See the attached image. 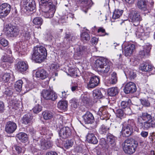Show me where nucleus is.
Masks as SVG:
<instances>
[{
	"label": "nucleus",
	"mask_w": 155,
	"mask_h": 155,
	"mask_svg": "<svg viewBox=\"0 0 155 155\" xmlns=\"http://www.w3.org/2000/svg\"><path fill=\"white\" fill-rule=\"evenodd\" d=\"M123 149L124 152L131 155L136 151L138 144L137 142L132 139L128 138L125 140L122 144Z\"/></svg>",
	"instance_id": "nucleus-1"
},
{
	"label": "nucleus",
	"mask_w": 155,
	"mask_h": 155,
	"mask_svg": "<svg viewBox=\"0 0 155 155\" xmlns=\"http://www.w3.org/2000/svg\"><path fill=\"white\" fill-rule=\"evenodd\" d=\"M45 9L43 15L46 18H51L53 16L55 11V6L50 0H41Z\"/></svg>",
	"instance_id": "nucleus-2"
},
{
	"label": "nucleus",
	"mask_w": 155,
	"mask_h": 155,
	"mask_svg": "<svg viewBox=\"0 0 155 155\" xmlns=\"http://www.w3.org/2000/svg\"><path fill=\"white\" fill-rule=\"evenodd\" d=\"M5 35L8 37H14L17 36L19 33L18 28L11 24L6 25L3 29Z\"/></svg>",
	"instance_id": "nucleus-3"
},
{
	"label": "nucleus",
	"mask_w": 155,
	"mask_h": 155,
	"mask_svg": "<svg viewBox=\"0 0 155 155\" xmlns=\"http://www.w3.org/2000/svg\"><path fill=\"white\" fill-rule=\"evenodd\" d=\"M47 52L46 49L44 47H35L34 48L32 57L36 58H46Z\"/></svg>",
	"instance_id": "nucleus-4"
},
{
	"label": "nucleus",
	"mask_w": 155,
	"mask_h": 155,
	"mask_svg": "<svg viewBox=\"0 0 155 155\" xmlns=\"http://www.w3.org/2000/svg\"><path fill=\"white\" fill-rule=\"evenodd\" d=\"M22 9L28 12L34 11L35 8V4L33 0H23L21 3Z\"/></svg>",
	"instance_id": "nucleus-5"
},
{
	"label": "nucleus",
	"mask_w": 155,
	"mask_h": 155,
	"mask_svg": "<svg viewBox=\"0 0 155 155\" xmlns=\"http://www.w3.org/2000/svg\"><path fill=\"white\" fill-rule=\"evenodd\" d=\"M11 9V6L7 3L2 4L0 6V18L5 17L9 13Z\"/></svg>",
	"instance_id": "nucleus-6"
},
{
	"label": "nucleus",
	"mask_w": 155,
	"mask_h": 155,
	"mask_svg": "<svg viewBox=\"0 0 155 155\" xmlns=\"http://www.w3.org/2000/svg\"><path fill=\"white\" fill-rule=\"evenodd\" d=\"M41 95L44 99L46 100H51L53 101H55L58 97L57 94L55 93L47 90H43Z\"/></svg>",
	"instance_id": "nucleus-7"
},
{
	"label": "nucleus",
	"mask_w": 155,
	"mask_h": 155,
	"mask_svg": "<svg viewBox=\"0 0 155 155\" xmlns=\"http://www.w3.org/2000/svg\"><path fill=\"white\" fill-rule=\"evenodd\" d=\"M143 119V121L147 122L150 124V128H154L155 127V121L153 120L152 116L147 112L142 113L141 115Z\"/></svg>",
	"instance_id": "nucleus-8"
},
{
	"label": "nucleus",
	"mask_w": 155,
	"mask_h": 155,
	"mask_svg": "<svg viewBox=\"0 0 155 155\" xmlns=\"http://www.w3.org/2000/svg\"><path fill=\"white\" fill-rule=\"evenodd\" d=\"M151 48V45L149 43H147L145 45L141 47L139 53L140 57H146L149 55Z\"/></svg>",
	"instance_id": "nucleus-9"
},
{
	"label": "nucleus",
	"mask_w": 155,
	"mask_h": 155,
	"mask_svg": "<svg viewBox=\"0 0 155 155\" xmlns=\"http://www.w3.org/2000/svg\"><path fill=\"white\" fill-rule=\"evenodd\" d=\"M16 69L19 72L23 73L28 69V66L25 61H19L15 65Z\"/></svg>",
	"instance_id": "nucleus-10"
},
{
	"label": "nucleus",
	"mask_w": 155,
	"mask_h": 155,
	"mask_svg": "<svg viewBox=\"0 0 155 155\" xmlns=\"http://www.w3.org/2000/svg\"><path fill=\"white\" fill-rule=\"evenodd\" d=\"M130 17L132 21L134 23V25L135 26L138 25L142 20L140 13L136 11H134L132 12Z\"/></svg>",
	"instance_id": "nucleus-11"
},
{
	"label": "nucleus",
	"mask_w": 155,
	"mask_h": 155,
	"mask_svg": "<svg viewBox=\"0 0 155 155\" xmlns=\"http://www.w3.org/2000/svg\"><path fill=\"white\" fill-rule=\"evenodd\" d=\"M96 131V130L94 129L88 134L87 136V140L89 143L93 144H96L97 143L98 140L94 134Z\"/></svg>",
	"instance_id": "nucleus-12"
},
{
	"label": "nucleus",
	"mask_w": 155,
	"mask_h": 155,
	"mask_svg": "<svg viewBox=\"0 0 155 155\" xmlns=\"http://www.w3.org/2000/svg\"><path fill=\"white\" fill-rule=\"evenodd\" d=\"M136 87L135 84L130 82L127 83L124 89V92L126 94L133 93L136 91Z\"/></svg>",
	"instance_id": "nucleus-13"
},
{
	"label": "nucleus",
	"mask_w": 155,
	"mask_h": 155,
	"mask_svg": "<svg viewBox=\"0 0 155 155\" xmlns=\"http://www.w3.org/2000/svg\"><path fill=\"white\" fill-rule=\"evenodd\" d=\"M17 128L16 124L12 121L7 122L5 126V130L8 134L13 133Z\"/></svg>",
	"instance_id": "nucleus-14"
},
{
	"label": "nucleus",
	"mask_w": 155,
	"mask_h": 155,
	"mask_svg": "<svg viewBox=\"0 0 155 155\" xmlns=\"http://www.w3.org/2000/svg\"><path fill=\"white\" fill-rule=\"evenodd\" d=\"M79 1L81 4L82 11L86 13L92 5L91 0H79Z\"/></svg>",
	"instance_id": "nucleus-15"
},
{
	"label": "nucleus",
	"mask_w": 155,
	"mask_h": 155,
	"mask_svg": "<svg viewBox=\"0 0 155 155\" xmlns=\"http://www.w3.org/2000/svg\"><path fill=\"white\" fill-rule=\"evenodd\" d=\"M71 134V130L68 127H64L61 129L59 133L60 136L64 139L69 137Z\"/></svg>",
	"instance_id": "nucleus-16"
},
{
	"label": "nucleus",
	"mask_w": 155,
	"mask_h": 155,
	"mask_svg": "<svg viewBox=\"0 0 155 155\" xmlns=\"http://www.w3.org/2000/svg\"><path fill=\"white\" fill-rule=\"evenodd\" d=\"M100 82L99 78L97 76H93L91 78L89 84H87L89 88H94L97 86Z\"/></svg>",
	"instance_id": "nucleus-17"
},
{
	"label": "nucleus",
	"mask_w": 155,
	"mask_h": 155,
	"mask_svg": "<svg viewBox=\"0 0 155 155\" xmlns=\"http://www.w3.org/2000/svg\"><path fill=\"white\" fill-rule=\"evenodd\" d=\"M135 49V46L133 44H129L126 46L124 48V53L126 56H130L132 54Z\"/></svg>",
	"instance_id": "nucleus-18"
},
{
	"label": "nucleus",
	"mask_w": 155,
	"mask_h": 155,
	"mask_svg": "<svg viewBox=\"0 0 155 155\" xmlns=\"http://www.w3.org/2000/svg\"><path fill=\"white\" fill-rule=\"evenodd\" d=\"M140 69L144 71H155V68L151 64L148 63H144L141 64Z\"/></svg>",
	"instance_id": "nucleus-19"
},
{
	"label": "nucleus",
	"mask_w": 155,
	"mask_h": 155,
	"mask_svg": "<svg viewBox=\"0 0 155 155\" xmlns=\"http://www.w3.org/2000/svg\"><path fill=\"white\" fill-rule=\"evenodd\" d=\"M33 117L29 113L23 116L22 118V123L30 125L33 123Z\"/></svg>",
	"instance_id": "nucleus-20"
},
{
	"label": "nucleus",
	"mask_w": 155,
	"mask_h": 155,
	"mask_svg": "<svg viewBox=\"0 0 155 155\" xmlns=\"http://www.w3.org/2000/svg\"><path fill=\"white\" fill-rule=\"evenodd\" d=\"M40 149L46 150L51 147L52 143L51 141H46L45 139H42L40 140Z\"/></svg>",
	"instance_id": "nucleus-21"
},
{
	"label": "nucleus",
	"mask_w": 155,
	"mask_h": 155,
	"mask_svg": "<svg viewBox=\"0 0 155 155\" xmlns=\"http://www.w3.org/2000/svg\"><path fill=\"white\" fill-rule=\"evenodd\" d=\"M133 132V129L125 125L123 127L121 133L123 137H128L131 135Z\"/></svg>",
	"instance_id": "nucleus-22"
},
{
	"label": "nucleus",
	"mask_w": 155,
	"mask_h": 155,
	"mask_svg": "<svg viewBox=\"0 0 155 155\" xmlns=\"http://www.w3.org/2000/svg\"><path fill=\"white\" fill-rule=\"evenodd\" d=\"M82 117L84 122L86 124L92 123L94 119L92 114L89 111H87Z\"/></svg>",
	"instance_id": "nucleus-23"
},
{
	"label": "nucleus",
	"mask_w": 155,
	"mask_h": 155,
	"mask_svg": "<svg viewBox=\"0 0 155 155\" xmlns=\"http://www.w3.org/2000/svg\"><path fill=\"white\" fill-rule=\"evenodd\" d=\"M143 119L141 116H140L137 119V123L138 126L143 128L145 129H148L150 128V124L147 123V122H143Z\"/></svg>",
	"instance_id": "nucleus-24"
},
{
	"label": "nucleus",
	"mask_w": 155,
	"mask_h": 155,
	"mask_svg": "<svg viewBox=\"0 0 155 155\" xmlns=\"http://www.w3.org/2000/svg\"><path fill=\"white\" fill-rule=\"evenodd\" d=\"M36 76L41 79H44L48 76V74L46 71L44 69L38 70L36 72Z\"/></svg>",
	"instance_id": "nucleus-25"
},
{
	"label": "nucleus",
	"mask_w": 155,
	"mask_h": 155,
	"mask_svg": "<svg viewBox=\"0 0 155 155\" xmlns=\"http://www.w3.org/2000/svg\"><path fill=\"white\" fill-rule=\"evenodd\" d=\"M108 61L107 59H97L95 61V66L97 68H102Z\"/></svg>",
	"instance_id": "nucleus-26"
},
{
	"label": "nucleus",
	"mask_w": 155,
	"mask_h": 155,
	"mask_svg": "<svg viewBox=\"0 0 155 155\" xmlns=\"http://www.w3.org/2000/svg\"><path fill=\"white\" fill-rule=\"evenodd\" d=\"M16 138L17 140H18L23 143H25L28 141V136L24 133H19L16 135Z\"/></svg>",
	"instance_id": "nucleus-27"
},
{
	"label": "nucleus",
	"mask_w": 155,
	"mask_h": 155,
	"mask_svg": "<svg viewBox=\"0 0 155 155\" xmlns=\"http://www.w3.org/2000/svg\"><path fill=\"white\" fill-rule=\"evenodd\" d=\"M137 6L139 9L142 10L146 11L147 10V2L146 0H138Z\"/></svg>",
	"instance_id": "nucleus-28"
},
{
	"label": "nucleus",
	"mask_w": 155,
	"mask_h": 155,
	"mask_svg": "<svg viewBox=\"0 0 155 155\" xmlns=\"http://www.w3.org/2000/svg\"><path fill=\"white\" fill-rule=\"evenodd\" d=\"M68 104L67 101L61 100L58 103V107L61 110H66L67 109Z\"/></svg>",
	"instance_id": "nucleus-29"
},
{
	"label": "nucleus",
	"mask_w": 155,
	"mask_h": 155,
	"mask_svg": "<svg viewBox=\"0 0 155 155\" xmlns=\"http://www.w3.org/2000/svg\"><path fill=\"white\" fill-rule=\"evenodd\" d=\"M109 129L107 123L101 125L99 130V133L101 134H105Z\"/></svg>",
	"instance_id": "nucleus-30"
},
{
	"label": "nucleus",
	"mask_w": 155,
	"mask_h": 155,
	"mask_svg": "<svg viewBox=\"0 0 155 155\" xmlns=\"http://www.w3.org/2000/svg\"><path fill=\"white\" fill-rule=\"evenodd\" d=\"M116 139V137L110 134H108L107 136V141L110 144L114 145Z\"/></svg>",
	"instance_id": "nucleus-31"
},
{
	"label": "nucleus",
	"mask_w": 155,
	"mask_h": 155,
	"mask_svg": "<svg viewBox=\"0 0 155 155\" xmlns=\"http://www.w3.org/2000/svg\"><path fill=\"white\" fill-rule=\"evenodd\" d=\"M98 113L100 116V118L102 120H104L107 117L108 115L106 110L103 108H101L99 109Z\"/></svg>",
	"instance_id": "nucleus-32"
},
{
	"label": "nucleus",
	"mask_w": 155,
	"mask_h": 155,
	"mask_svg": "<svg viewBox=\"0 0 155 155\" xmlns=\"http://www.w3.org/2000/svg\"><path fill=\"white\" fill-rule=\"evenodd\" d=\"M85 49L86 48L84 46L81 45L78 46L74 54L76 57H80L83 54Z\"/></svg>",
	"instance_id": "nucleus-33"
},
{
	"label": "nucleus",
	"mask_w": 155,
	"mask_h": 155,
	"mask_svg": "<svg viewBox=\"0 0 155 155\" xmlns=\"http://www.w3.org/2000/svg\"><path fill=\"white\" fill-rule=\"evenodd\" d=\"M111 65V63L110 62L108 61L107 64H105L103 68H101V69L100 71L101 72L104 74L107 73L110 69V66Z\"/></svg>",
	"instance_id": "nucleus-34"
},
{
	"label": "nucleus",
	"mask_w": 155,
	"mask_h": 155,
	"mask_svg": "<svg viewBox=\"0 0 155 155\" xmlns=\"http://www.w3.org/2000/svg\"><path fill=\"white\" fill-rule=\"evenodd\" d=\"M42 115L44 119L45 120L51 119L53 116L52 113L47 110L43 111L42 113Z\"/></svg>",
	"instance_id": "nucleus-35"
},
{
	"label": "nucleus",
	"mask_w": 155,
	"mask_h": 155,
	"mask_svg": "<svg viewBox=\"0 0 155 155\" xmlns=\"http://www.w3.org/2000/svg\"><path fill=\"white\" fill-rule=\"evenodd\" d=\"M123 11V10L118 9H115L113 12L112 18L116 19L119 18L122 15Z\"/></svg>",
	"instance_id": "nucleus-36"
},
{
	"label": "nucleus",
	"mask_w": 155,
	"mask_h": 155,
	"mask_svg": "<svg viewBox=\"0 0 155 155\" xmlns=\"http://www.w3.org/2000/svg\"><path fill=\"white\" fill-rule=\"evenodd\" d=\"M118 93V90L117 87H113L109 89L108 90V94L111 96H115Z\"/></svg>",
	"instance_id": "nucleus-37"
},
{
	"label": "nucleus",
	"mask_w": 155,
	"mask_h": 155,
	"mask_svg": "<svg viewBox=\"0 0 155 155\" xmlns=\"http://www.w3.org/2000/svg\"><path fill=\"white\" fill-rule=\"evenodd\" d=\"M131 103V101L128 99L127 101H123L120 103V107L121 109L127 108L128 110H130V108H129L128 107Z\"/></svg>",
	"instance_id": "nucleus-38"
},
{
	"label": "nucleus",
	"mask_w": 155,
	"mask_h": 155,
	"mask_svg": "<svg viewBox=\"0 0 155 155\" xmlns=\"http://www.w3.org/2000/svg\"><path fill=\"white\" fill-rule=\"evenodd\" d=\"M81 102L84 105L87 104L90 101L89 95L87 93L82 94L81 96Z\"/></svg>",
	"instance_id": "nucleus-39"
},
{
	"label": "nucleus",
	"mask_w": 155,
	"mask_h": 155,
	"mask_svg": "<svg viewBox=\"0 0 155 155\" xmlns=\"http://www.w3.org/2000/svg\"><path fill=\"white\" fill-rule=\"evenodd\" d=\"M13 76V75L10 73H6L2 75V79L5 82H8Z\"/></svg>",
	"instance_id": "nucleus-40"
},
{
	"label": "nucleus",
	"mask_w": 155,
	"mask_h": 155,
	"mask_svg": "<svg viewBox=\"0 0 155 155\" xmlns=\"http://www.w3.org/2000/svg\"><path fill=\"white\" fill-rule=\"evenodd\" d=\"M93 95L95 99H100L102 98V94L99 89H95L93 91Z\"/></svg>",
	"instance_id": "nucleus-41"
},
{
	"label": "nucleus",
	"mask_w": 155,
	"mask_h": 155,
	"mask_svg": "<svg viewBox=\"0 0 155 155\" xmlns=\"http://www.w3.org/2000/svg\"><path fill=\"white\" fill-rule=\"evenodd\" d=\"M23 84V81L21 80H18L15 82V87L17 91H19L21 90Z\"/></svg>",
	"instance_id": "nucleus-42"
},
{
	"label": "nucleus",
	"mask_w": 155,
	"mask_h": 155,
	"mask_svg": "<svg viewBox=\"0 0 155 155\" xmlns=\"http://www.w3.org/2000/svg\"><path fill=\"white\" fill-rule=\"evenodd\" d=\"M42 19L40 17H36L33 20V23L36 25H41L43 23Z\"/></svg>",
	"instance_id": "nucleus-43"
},
{
	"label": "nucleus",
	"mask_w": 155,
	"mask_h": 155,
	"mask_svg": "<svg viewBox=\"0 0 155 155\" xmlns=\"http://www.w3.org/2000/svg\"><path fill=\"white\" fill-rule=\"evenodd\" d=\"M81 39L84 42L88 41L90 39L89 34L86 32L82 33L81 34Z\"/></svg>",
	"instance_id": "nucleus-44"
},
{
	"label": "nucleus",
	"mask_w": 155,
	"mask_h": 155,
	"mask_svg": "<svg viewBox=\"0 0 155 155\" xmlns=\"http://www.w3.org/2000/svg\"><path fill=\"white\" fill-rule=\"evenodd\" d=\"M135 34L136 36L138 38L141 37L143 38V35L145 34L143 29L141 27L138 29V31H136Z\"/></svg>",
	"instance_id": "nucleus-45"
},
{
	"label": "nucleus",
	"mask_w": 155,
	"mask_h": 155,
	"mask_svg": "<svg viewBox=\"0 0 155 155\" xmlns=\"http://www.w3.org/2000/svg\"><path fill=\"white\" fill-rule=\"evenodd\" d=\"M74 141L72 140H67L64 143V147L65 148L68 149L71 147L73 145Z\"/></svg>",
	"instance_id": "nucleus-46"
},
{
	"label": "nucleus",
	"mask_w": 155,
	"mask_h": 155,
	"mask_svg": "<svg viewBox=\"0 0 155 155\" xmlns=\"http://www.w3.org/2000/svg\"><path fill=\"white\" fill-rule=\"evenodd\" d=\"M127 73L128 76L131 80L134 79L136 77V74L133 70L129 71Z\"/></svg>",
	"instance_id": "nucleus-47"
},
{
	"label": "nucleus",
	"mask_w": 155,
	"mask_h": 155,
	"mask_svg": "<svg viewBox=\"0 0 155 155\" xmlns=\"http://www.w3.org/2000/svg\"><path fill=\"white\" fill-rule=\"evenodd\" d=\"M4 94L6 96H11L13 94L12 89L9 87H7L5 88V91L4 92Z\"/></svg>",
	"instance_id": "nucleus-48"
},
{
	"label": "nucleus",
	"mask_w": 155,
	"mask_h": 155,
	"mask_svg": "<svg viewBox=\"0 0 155 155\" xmlns=\"http://www.w3.org/2000/svg\"><path fill=\"white\" fill-rule=\"evenodd\" d=\"M116 115L117 117L120 118L124 117L123 111L120 109H118L116 111Z\"/></svg>",
	"instance_id": "nucleus-49"
},
{
	"label": "nucleus",
	"mask_w": 155,
	"mask_h": 155,
	"mask_svg": "<svg viewBox=\"0 0 155 155\" xmlns=\"http://www.w3.org/2000/svg\"><path fill=\"white\" fill-rule=\"evenodd\" d=\"M128 126L131 129H133V127L135 126L134 121V120H129L128 121L127 124L125 125Z\"/></svg>",
	"instance_id": "nucleus-50"
},
{
	"label": "nucleus",
	"mask_w": 155,
	"mask_h": 155,
	"mask_svg": "<svg viewBox=\"0 0 155 155\" xmlns=\"http://www.w3.org/2000/svg\"><path fill=\"white\" fill-rule=\"evenodd\" d=\"M33 110L35 113H38L41 110V107L39 104L36 105L33 108Z\"/></svg>",
	"instance_id": "nucleus-51"
},
{
	"label": "nucleus",
	"mask_w": 155,
	"mask_h": 155,
	"mask_svg": "<svg viewBox=\"0 0 155 155\" xmlns=\"http://www.w3.org/2000/svg\"><path fill=\"white\" fill-rule=\"evenodd\" d=\"M8 44V41L4 38H0V44L4 47H6Z\"/></svg>",
	"instance_id": "nucleus-52"
},
{
	"label": "nucleus",
	"mask_w": 155,
	"mask_h": 155,
	"mask_svg": "<svg viewBox=\"0 0 155 155\" xmlns=\"http://www.w3.org/2000/svg\"><path fill=\"white\" fill-rule=\"evenodd\" d=\"M59 65H60V64H52L49 66L50 69L51 71H54L58 68Z\"/></svg>",
	"instance_id": "nucleus-53"
},
{
	"label": "nucleus",
	"mask_w": 155,
	"mask_h": 155,
	"mask_svg": "<svg viewBox=\"0 0 155 155\" xmlns=\"http://www.w3.org/2000/svg\"><path fill=\"white\" fill-rule=\"evenodd\" d=\"M140 101L141 104L145 106H149L150 105V103L147 100L145 99H140Z\"/></svg>",
	"instance_id": "nucleus-54"
},
{
	"label": "nucleus",
	"mask_w": 155,
	"mask_h": 155,
	"mask_svg": "<svg viewBox=\"0 0 155 155\" xmlns=\"http://www.w3.org/2000/svg\"><path fill=\"white\" fill-rule=\"evenodd\" d=\"M101 32L102 33H105L104 34H102V36H104L105 35H108L109 34L105 32V29L103 27H100L97 30V32Z\"/></svg>",
	"instance_id": "nucleus-55"
},
{
	"label": "nucleus",
	"mask_w": 155,
	"mask_h": 155,
	"mask_svg": "<svg viewBox=\"0 0 155 155\" xmlns=\"http://www.w3.org/2000/svg\"><path fill=\"white\" fill-rule=\"evenodd\" d=\"M71 106L75 108H77L78 107V102L77 100L74 99H73L71 100Z\"/></svg>",
	"instance_id": "nucleus-56"
},
{
	"label": "nucleus",
	"mask_w": 155,
	"mask_h": 155,
	"mask_svg": "<svg viewBox=\"0 0 155 155\" xmlns=\"http://www.w3.org/2000/svg\"><path fill=\"white\" fill-rule=\"evenodd\" d=\"M63 116L60 115H57V121L61 124H63Z\"/></svg>",
	"instance_id": "nucleus-57"
},
{
	"label": "nucleus",
	"mask_w": 155,
	"mask_h": 155,
	"mask_svg": "<svg viewBox=\"0 0 155 155\" xmlns=\"http://www.w3.org/2000/svg\"><path fill=\"white\" fill-rule=\"evenodd\" d=\"M23 35L26 40H28L30 37V32L28 31H24Z\"/></svg>",
	"instance_id": "nucleus-58"
},
{
	"label": "nucleus",
	"mask_w": 155,
	"mask_h": 155,
	"mask_svg": "<svg viewBox=\"0 0 155 155\" xmlns=\"http://www.w3.org/2000/svg\"><path fill=\"white\" fill-rule=\"evenodd\" d=\"M131 64L133 66H136L139 64L137 59H131L130 60Z\"/></svg>",
	"instance_id": "nucleus-59"
},
{
	"label": "nucleus",
	"mask_w": 155,
	"mask_h": 155,
	"mask_svg": "<svg viewBox=\"0 0 155 155\" xmlns=\"http://www.w3.org/2000/svg\"><path fill=\"white\" fill-rule=\"evenodd\" d=\"M33 62L35 63H41L44 61L45 59H32Z\"/></svg>",
	"instance_id": "nucleus-60"
},
{
	"label": "nucleus",
	"mask_w": 155,
	"mask_h": 155,
	"mask_svg": "<svg viewBox=\"0 0 155 155\" xmlns=\"http://www.w3.org/2000/svg\"><path fill=\"white\" fill-rule=\"evenodd\" d=\"M148 132L145 131H142L140 134L141 136L144 138L147 137L148 135Z\"/></svg>",
	"instance_id": "nucleus-61"
},
{
	"label": "nucleus",
	"mask_w": 155,
	"mask_h": 155,
	"mask_svg": "<svg viewBox=\"0 0 155 155\" xmlns=\"http://www.w3.org/2000/svg\"><path fill=\"white\" fill-rule=\"evenodd\" d=\"M15 149L17 153L18 154L21 153L23 150V149L19 146H15Z\"/></svg>",
	"instance_id": "nucleus-62"
},
{
	"label": "nucleus",
	"mask_w": 155,
	"mask_h": 155,
	"mask_svg": "<svg viewBox=\"0 0 155 155\" xmlns=\"http://www.w3.org/2000/svg\"><path fill=\"white\" fill-rule=\"evenodd\" d=\"M117 79L111 78V79L109 80V83L110 84H115L117 82Z\"/></svg>",
	"instance_id": "nucleus-63"
},
{
	"label": "nucleus",
	"mask_w": 155,
	"mask_h": 155,
	"mask_svg": "<svg viewBox=\"0 0 155 155\" xmlns=\"http://www.w3.org/2000/svg\"><path fill=\"white\" fill-rule=\"evenodd\" d=\"M46 155H58V154L55 152L51 151L47 152Z\"/></svg>",
	"instance_id": "nucleus-64"
}]
</instances>
